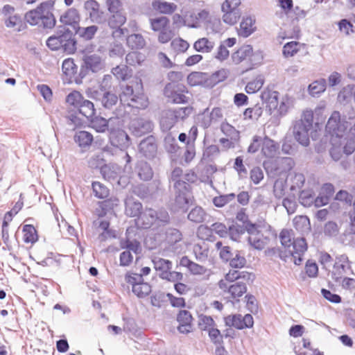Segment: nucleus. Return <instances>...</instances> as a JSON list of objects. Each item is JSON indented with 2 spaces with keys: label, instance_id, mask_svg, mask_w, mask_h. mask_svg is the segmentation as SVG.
Segmentation results:
<instances>
[{
  "label": "nucleus",
  "instance_id": "f257e3e1",
  "mask_svg": "<svg viewBox=\"0 0 355 355\" xmlns=\"http://www.w3.org/2000/svg\"><path fill=\"white\" fill-rule=\"evenodd\" d=\"M193 172L184 173L180 167H175L168 178L169 187L174 194L173 209L175 211L187 210L190 203L191 183L196 180Z\"/></svg>",
  "mask_w": 355,
  "mask_h": 355
},
{
  "label": "nucleus",
  "instance_id": "f03ea898",
  "mask_svg": "<svg viewBox=\"0 0 355 355\" xmlns=\"http://www.w3.org/2000/svg\"><path fill=\"white\" fill-rule=\"evenodd\" d=\"M47 46L53 51L62 49L68 54L76 50V41L73 33L64 26L58 27L55 33L46 40Z\"/></svg>",
  "mask_w": 355,
  "mask_h": 355
},
{
  "label": "nucleus",
  "instance_id": "7ed1b4c3",
  "mask_svg": "<svg viewBox=\"0 0 355 355\" xmlns=\"http://www.w3.org/2000/svg\"><path fill=\"white\" fill-rule=\"evenodd\" d=\"M137 90L133 88V85H126L121 86V92L119 95L120 102L129 107L137 109H145L148 105L147 96L141 92V83L136 82Z\"/></svg>",
  "mask_w": 355,
  "mask_h": 355
},
{
  "label": "nucleus",
  "instance_id": "20e7f679",
  "mask_svg": "<svg viewBox=\"0 0 355 355\" xmlns=\"http://www.w3.org/2000/svg\"><path fill=\"white\" fill-rule=\"evenodd\" d=\"M313 112L306 110L303 112L301 119L297 121L293 125V136L295 140L303 146L309 145V132L313 126Z\"/></svg>",
  "mask_w": 355,
  "mask_h": 355
},
{
  "label": "nucleus",
  "instance_id": "39448f33",
  "mask_svg": "<svg viewBox=\"0 0 355 355\" xmlns=\"http://www.w3.org/2000/svg\"><path fill=\"white\" fill-rule=\"evenodd\" d=\"M66 102L87 119L92 118L95 114L94 103L85 98L78 91L69 93L66 98Z\"/></svg>",
  "mask_w": 355,
  "mask_h": 355
},
{
  "label": "nucleus",
  "instance_id": "423d86ee",
  "mask_svg": "<svg viewBox=\"0 0 355 355\" xmlns=\"http://www.w3.org/2000/svg\"><path fill=\"white\" fill-rule=\"evenodd\" d=\"M231 58L232 62L236 64L248 60L250 63L249 69H252L254 66L260 64L263 59L262 55L259 52H254L252 46L249 44L241 46L232 54Z\"/></svg>",
  "mask_w": 355,
  "mask_h": 355
},
{
  "label": "nucleus",
  "instance_id": "0eeeda50",
  "mask_svg": "<svg viewBox=\"0 0 355 355\" xmlns=\"http://www.w3.org/2000/svg\"><path fill=\"white\" fill-rule=\"evenodd\" d=\"M293 250H289L287 252H280L279 257L284 260L285 263H294L300 266L302 261V256L307 250V244L304 238H297L293 239L292 243Z\"/></svg>",
  "mask_w": 355,
  "mask_h": 355
},
{
  "label": "nucleus",
  "instance_id": "6e6552de",
  "mask_svg": "<svg viewBox=\"0 0 355 355\" xmlns=\"http://www.w3.org/2000/svg\"><path fill=\"white\" fill-rule=\"evenodd\" d=\"M126 282L132 286V293L139 298L148 296L151 292V286L137 272H128L125 276Z\"/></svg>",
  "mask_w": 355,
  "mask_h": 355
},
{
  "label": "nucleus",
  "instance_id": "1a4fd4ad",
  "mask_svg": "<svg viewBox=\"0 0 355 355\" xmlns=\"http://www.w3.org/2000/svg\"><path fill=\"white\" fill-rule=\"evenodd\" d=\"M241 0H225L222 6L221 10L223 12V21L229 25L235 24L241 15L239 9Z\"/></svg>",
  "mask_w": 355,
  "mask_h": 355
},
{
  "label": "nucleus",
  "instance_id": "9d476101",
  "mask_svg": "<svg viewBox=\"0 0 355 355\" xmlns=\"http://www.w3.org/2000/svg\"><path fill=\"white\" fill-rule=\"evenodd\" d=\"M104 67V62L99 55L86 54L83 58L80 74L84 78L90 71L97 73Z\"/></svg>",
  "mask_w": 355,
  "mask_h": 355
},
{
  "label": "nucleus",
  "instance_id": "9b49d317",
  "mask_svg": "<svg viewBox=\"0 0 355 355\" xmlns=\"http://www.w3.org/2000/svg\"><path fill=\"white\" fill-rule=\"evenodd\" d=\"M185 92V87L175 83L167 84L164 89V95L174 103H187L189 98L184 94Z\"/></svg>",
  "mask_w": 355,
  "mask_h": 355
},
{
  "label": "nucleus",
  "instance_id": "f8f14e48",
  "mask_svg": "<svg viewBox=\"0 0 355 355\" xmlns=\"http://www.w3.org/2000/svg\"><path fill=\"white\" fill-rule=\"evenodd\" d=\"M224 321L226 326L237 329H250L254 324L253 318L249 313L244 316L241 314L230 315L225 317Z\"/></svg>",
  "mask_w": 355,
  "mask_h": 355
},
{
  "label": "nucleus",
  "instance_id": "ddd939ff",
  "mask_svg": "<svg viewBox=\"0 0 355 355\" xmlns=\"http://www.w3.org/2000/svg\"><path fill=\"white\" fill-rule=\"evenodd\" d=\"M346 130L347 126L345 123L340 121V113L336 111L334 112L326 125V131L332 137L342 139Z\"/></svg>",
  "mask_w": 355,
  "mask_h": 355
},
{
  "label": "nucleus",
  "instance_id": "4468645a",
  "mask_svg": "<svg viewBox=\"0 0 355 355\" xmlns=\"http://www.w3.org/2000/svg\"><path fill=\"white\" fill-rule=\"evenodd\" d=\"M84 7L93 23L101 24L107 21V14L100 9V5L96 1H86Z\"/></svg>",
  "mask_w": 355,
  "mask_h": 355
},
{
  "label": "nucleus",
  "instance_id": "2eb2a0df",
  "mask_svg": "<svg viewBox=\"0 0 355 355\" xmlns=\"http://www.w3.org/2000/svg\"><path fill=\"white\" fill-rule=\"evenodd\" d=\"M219 254L224 262H230V266H245V257L236 250L233 252L229 246L222 248Z\"/></svg>",
  "mask_w": 355,
  "mask_h": 355
},
{
  "label": "nucleus",
  "instance_id": "dca6fc26",
  "mask_svg": "<svg viewBox=\"0 0 355 355\" xmlns=\"http://www.w3.org/2000/svg\"><path fill=\"white\" fill-rule=\"evenodd\" d=\"M62 69L68 82H75L77 84L82 83L83 78L80 74V71L79 73L77 72L78 67L74 63L73 59H65L62 62Z\"/></svg>",
  "mask_w": 355,
  "mask_h": 355
},
{
  "label": "nucleus",
  "instance_id": "f3484780",
  "mask_svg": "<svg viewBox=\"0 0 355 355\" xmlns=\"http://www.w3.org/2000/svg\"><path fill=\"white\" fill-rule=\"evenodd\" d=\"M109 137L111 144L121 150L127 148L130 144L129 136L121 129L110 128Z\"/></svg>",
  "mask_w": 355,
  "mask_h": 355
},
{
  "label": "nucleus",
  "instance_id": "a211bd4d",
  "mask_svg": "<svg viewBox=\"0 0 355 355\" xmlns=\"http://www.w3.org/2000/svg\"><path fill=\"white\" fill-rule=\"evenodd\" d=\"M92 97L96 101H100L101 105L108 110L116 105L119 101V98L115 94L105 89L94 91L92 93Z\"/></svg>",
  "mask_w": 355,
  "mask_h": 355
},
{
  "label": "nucleus",
  "instance_id": "6ab92c4d",
  "mask_svg": "<svg viewBox=\"0 0 355 355\" xmlns=\"http://www.w3.org/2000/svg\"><path fill=\"white\" fill-rule=\"evenodd\" d=\"M153 128V124L150 121L144 119H135L131 121L130 129L136 137L150 132Z\"/></svg>",
  "mask_w": 355,
  "mask_h": 355
},
{
  "label": "nucleus",
  "instance_id": "aec40b11",
  "mask_svg": "<svg viewBox=\"0 0 355 355\" xmlns=\"http://www.w3.org/2000/svg\"><path fill=\"white\" fill-rule=\"evenodd\" d=\"M139 149L140 153L146 158H153L157 151V145L155 138L151 135L144 139L139 143Z\"/></svg>",
  "mask_w": 355,
  "mask_h": 355
},
{
  "label": "nucleus",
  "instance_id": "412c9836",
  "mask_svg": "<svg viewBox=\"0 0 355 355\" xmlns=\"http://www.w3.org/2000/svg\"><path fill=\"white\" fill-rule=\"evenodd\" d=\"M164 241V249H169L182 239V232L173 227L162 228Z\"/></svg>",
  "mask_w": 355,
  "mask_h": 355
},
{
  "label": "nucleus",
  "instance_id": "4be33fe9",
  "mask_svg": "<svg viewBox=\"0 0 355 355\" xmlns=\"http://www.w3.org/2000/svg\"><path fill=\"white\" fill-rule=\"evenodd\" d=\"M54 2L48 1L43 2L36 9L30 10L25 15V19L31 25H37L40 24L42 17L43 16L44 10L48 6H53Z\"/></svg>",
  "mask_w": 355,
  "mask_h": 355
},
{
  "label": "nucleus",
  "instance_id": "5701e85b",
  "mask_svg": "<svg viewBox=\"0 0 355 355\" xmlns=\"http://www.w3.org/2000/svg\"><path fill=\"white\" fill-rule=\"evenodd\" d=\"M80 15L78 10L74 8H69L60 17V21L64 25L71 26L74 30L79 26Z\"/></svg>",
  "mask_w": 355,
  "mask_h": 355
},
{
  "label": "nucleus",
  "instance_id": "b1692460",
  "mask_svg": "<svg viewBox=\"0 0 355 355\" xmlns=\"http://www.w3.org/2000/svg\"><path fill=\"white\" fill-rule=\"evenodd\" d=\"M236 43V39L235 37H229L221 41L214 57L220 62L226 60L230 56L228 48L232 47Z\"/></svg>",
  "mask_w": 355,
  "mask_h": 355
},
{
  "label": "nucleus",
  "instance_id": "393cba45",
  "mask_svg": "<svg viewBox=\"0 0 355 355\" xmlns=\"http://www.w3.org/2000/svg\"><path fill=\"white\" fill-rule=\"evenodd\" d=\"M192 320L193 318L189 311H180L177 317V320L179 322L178 331L182 334H189L192 331Z\"/></svg>",
  "mask_w": 355,
  "mask_h": 355
},
{
  "label": "nucleus",
  "instance_id": "a878e982",
  "mask_svg": "<svg viewBox=\"0 0 355 355\" xmlns=\"http://www.w3.org/2000/svg\"><path fill=\"white\" fill-rule=\"evenodd\" d=\"M157 220V211L151 208H146L138 217L137 223L143 228L147 229Z\"/></svg>",
  "mask_w": 355,
  "mask_h": 355
},
{
  "label": "nucleus",
  "instance_id": "bb28decb",
  "mask_svg": "<svg viewBox=\"0 0 355 355\" xmlns=\"http://www.w3.org/2000/svg\"><path fill=\"white\" fill-rule=\"evenodd\" d=\"M227 75L228 71L225 69L218 70L210 75L208 73H203L205 85L207 87H213L218 83L225 80L227 78Z\"/></svg>",
  "mask_w": 355,
  "mask_h": 355
},
{
  "label": "nucleus",
  "instance_id": "cd10ccee",
  "mask_svg": "<svg viewBox=\"0 0 355 355\" xmlns=\"http://www.w3.org/2000/svg\"><path fill=\"white\" fill-rule=\"evenodd\" d=\"M101 173L107 181L119 184L118 178L121 174V168L117 165L105 164L101 168Z\"/></svg>",
  "mask_w": 355,
  "mask_h": 355
},
{
  "label": "nucleus",
  "instance_id": "c85d7f7f",
  "mask_svg": "<svg viewBox=\"0 0 355 355\" xmlns=\"http://www.w3.org/2000/svg\"><path fill=\"white\" fill-rule=\"evenodd\" d=\"M145 246L149 250L162 247L164 249V241L162 230L160 229L157 232L148 235L144 240Z\"/></svg>",
  "mask_w": 355,
  "mask_h": 355
},
{
  "label": "nucleus",
  "instance_id": "c756f323",
  "mask_svg": "<svg viewBox=\"0 0 355 355\" xmlns=\"http://www.w3.org/2000/svg\"><path fill=\"white\" fill-rule=\"evenodd\" d=\"M129 230L128 229L125 233V238H121L119 241V245L121 248H127L128 251H132L136 254L141 253V245L136 239H132L129 236Z\"/></svg>",
  "mask_w": 355,
  "mask_h": 355
},
{
  "label": "nucleus",
  "instance_id": "7c9ffc66",
  "mask_svg": "<svg viewBox=\"0 0 355 355\" xmlns=\"http://www.w3.org/2000/svg\"><path fill=\"white\" fill-rule=\"evenodd\" d=\"M203 232H206L208 234L214 232L220 237H226L228 236V228L225 224L219 222L213 223L210 227L200 225L198 227V232L199 234H202Z\"/></svg>",
  "mask_w": 355,
  "mask_h": 355
},
{
  "label": "nucleus",
  "instance_id": "2f4dec72",
  "mask_svg": "<svg viewBox=\"0 0 355 355\" xmlns=\"http://www.w3.org/2000/svg\"><path fill=\"white\" fill-rule=\"evenodd\" d=\"M238 268L241 269L242 268H232V269L230 270L229 272L226 274V280L234 282L242 279L247 282H253L254 279V275L253 273L246 271H240Z\"/></svg>",
  "mask_w": 355,
  "mask_h": 355
},
{
  "label": "nucleus",
  "instance_id": "473e14b6",
  "mask_svg": "<svg viewBox=\"0 0 355 355\" xmlns=\"http://www.w3.org/2000/svg\"><path fill=\"white\" fill-rule=\"evenodd\" d=\"M278 94L277 92L269 89L264 90L261 94L263 103L266 104V107L270 112L276 110L278 107Z\"/></svg>",
  "mask_w": 355,
  "mask_h": 355
},
{
  "label": "nucleus",
  "instance_id": "72a5a7b5",
  "mask_svg": "<svg viewBox=\"0 0 355 355\" xmlns=\"http://www.w3.org/2000/svg\"><path fill=\"white\" fill-rule=\"evenodd\" d=\"M177 116L173 110H168L164 112L160 119V127L162 131L170 130L178 122Z\"/></svg>",
  "mask_w": 355,
  "mask_h": 355
},
{
  "label": "nucleus",
  "instance_id": "f704fd0d",
  "mask_svg": "<svg viewBox=\"0 0 355 355\" xmlns=\"http://www.w3.org/2000/svg\"><path fill=\"white\" fill-rule=\"evenodd\" d=\"M89 125L92 128L98 132H105L106 130L110 132L109 123L111 121L112 118L107 120L105 118L101 116H93L89 118Z\"/></svg>",
  "mask_w": 355,
  "mask_h": 355
},
{
  "label": "nucleus",
  "instance_id": "c9c22d12",
  "mask_svg": "<svg viewBox=\"0 0 355 355\" xmlns=\"http://www.w3.org/2000/svg\"><path fill=\"white\" fill-rule=\"evenodd\" d=\"M125 214L130 217H139L141 213V203L137 200H135L133 198H127L125 201Z\"/></svg>",
  "mask_w": 355,
  "mask_h": 355
},
{
  "label": "nucleus",
  "instance_id": "e433bc0d",
  "mask_svg": "<svg viewBox=\"0 0 355 355\" xmlns=\"http://www.w3.org/2000/svg\"><path fill=\"white\" fill-rule=\"evenodd\" d=\"M136 171L139 178L144 181H148L153 176V171L150 165L144 161L137 162Z\"/></svg>",
  "mask_w": 355,
  "mask_h": 355
},
{
  "label": "nucleus",
  "instance_id": "4c0bfd02",
  "mask_svg": "<svg viewBox=\"0 0 355 355\" xmlns=\"http://www.w3.org/2000/svg\"><path fill=\"white\" fill-rule=\"evenodd\" d=\"M152 7L154 10L166 15L174 12L177 9V5L173 3H168L163 0H154L152 2Z\"/></svg>",
  "mask_w": 355,
  "mask_h": 355
},
{
  "label": "nucleus",
  "instance_id": "58836bf2",
  "mask_svg": "<svg viewBox=\"0 0 355 355\" xmlns=\"http://www.w3.org/2000/svg\"><path fill=\"white\" fill-rule=\"evenodd\" d=\"M279 148V146L268 137L262 139L261 152L267 157H273Z\"/></svg>",
  "mask_w": 355,
  "mask_h": 355
},
{
  "label": "nucleus",
  "instance_id": "ea45409f",
  "mask_svg": "<svg viewBox=\"0 0 355 355\" xmlns=\"http://www.w3.org/2000/svg\"><path fill=\"white\" fill-rule=\"evenodd\" d=\"M94 140L93 135L87 131H79L74 135V141L82 148H88Z\"/></svg>",
  "mask_w": 355,
  "mask_h": 355
},
{
  "label": "nucleus",
  "instance_id": "a19ab883",
  "mask_svg": "<svg viewBox=\"0 0 355 355\" xmlns=\"http://www.w3.org/2000/svg\"><path fill=\"white\" fill-rule=\"evenodd\" d=\"M119 199L116 198H110L107 200L102 201L99 203V207L96 209L97 215L99 217H103L106 214L112 211L115 207L119 205Z\"/></svg>",
  "mask_w": 355,
  "mask_h": 355
},
{
  "label": "nucleus",
  "instance_id": "79ce46f5",
  "mask_svg": "<svg viewBox=\"0 0 355 355\" xmlns=\"http://www.w3.org/2000/svg\"><path fill=\"white\" fill-rule=\"evenodd\" d=\"M215 43L207 37H202L196 40L193 44V49L200 53H207L213 51Z\"/></svg>",
  "mask_w": 355,
  "mask_h": 355
},
{
  "label": "nucleus",
  "instance_id": "37998d69",
  "mask_svg": "<svg viewBox=\"0 0 355 355\" xmlns=\"http://www.w3.org/2000/svg\"><path fill=\"white\" fill-rule=\"evenodd\" d=\"M247 291V287L245 283L237 282L227 287V291H224L226 294L231 296L233 300L242 296Z\"/></svg>",
  "mask_w": 355,
  "mask_h": 355
},
{
  "label": "nucleus",
  "instance_id": "c03bdc74",
  "mask_svg": "<svg viewBox=\"0 0 355 355\" xmlns=\"http://www.w3.org/2000/svg\"><path fill=\"white\" fill-rule=\"evenodd\" d=\"M126 44L132 49H141L145 46L146 41L141 34L134 33L127 37Z\"/></svg>",
  "mask_w": 355,
  "mask_h": 355
},
{
  "label": "nucleus",
  "instance_id": "a18cd8bd",
  "mask_svg": "<svg viewBox=\"0 0 355 355\" xmlns=\"http://www.w3.org/2000/svg\"><path fill=\"white\" fill-rule=\"evenodd\" d=\"M111 16L107 19V24L110 28H119L122 26L127 20L126 14L125 12H113Z\"/></svg>",
  "mask_w": 355,
  "mask_h": 355
},
{
  "label": "nucleus",
  "instance_id": "49530a36",
  "mask_svg": "<svg viewBox=\"0 0 355 355\" xmlns=\"http://www.w3.org/2000/svg\"><path fill=\"white\" fill-rule=\"evenodd\" d=\"M248 241L250 245L254 249L260 250L263 249L268 244L269 239L261 233L257 235L249 236Z\"/></svg>",
  "mask_w": 355,
  "mask_h": 355
},
{
  "label": "nucleus",
  "instance_id": "de8ad7c7",
  "mask_svg": "<svg viewBox=\"0 0 355 355\" xmlns=\"http://www.w3.org/2000/svg\"><path fill=\"white\" fill-rule=\"evenodd\" d=\"M76 33L85 40H92L98 31V27L95 25L87 27H80L79 26L75 30Z\"/></svg>",
  "mask_w": 355,
  "mask_h": 355
},
{
  "label": "nucleus",
  "instance_id": "09e8293b",
  "mask_svg": "<svg viewBox=\"0 0 355 355\" xmlns=\"http://www.w3.org/2000/svg\"><path fill=\"white\" fill-rule=\"evenodd\" d=\"M161 270L159 276L163 279L169 282H176L182 279V274L180 272L171 271V268H155Z\"/></svg>",
  "mask_w": 355,
  "mask_h": 355
},
{
  "label": "nucleus",
  "instance_id": "8fccbe9b",
  "mask_svg": "<svg viewBox=\"0 0 355 355\" xmlns=\"http://www.w3.org/2000/svg\"><path fill=\"white\" fill-rule=\"evenodd\" d=\"M254 21L251 17H246L243 19L240 24V29L239 31V35L243 37H248L254 31L253 27Z\"/></svg>",
  "mask_w": 355,
  "mask_h": 355
},
{
  "label": "nucleus",
  "instance_id": "3c124183",
  "mask_svg": "<svg viewBox=\"0 0 355 355\" xmlns=\"http://www.w3.org/2000/svg\"><path fill=\"white\" fill-rule=\"evenodd\" d=\"M288 180L291 182V191L300 189L305 182V178L302 173H291L288 175Z\"/></svg>",
  "mask_w": 355,
  "mask_h": 355
},
{
  "label": "nucleus",
  "instance_id": "603ef678",
  "mask_svg": "<svg viewBox=\"0 0 355 355\" xmlns=\"http://www.w3.org/2000/svg\"><path fill=\"white\" fill-rule=\"evenodd\" d=\"M24 241L26 243H34L38 239L37 231L33 225H25L23 227Z\"/></svg>",
  "mask_w": 355,
  "mask_h": 355
},
{
  "label": "nucleus",
  "instance_id": "864d4df0",
  "mask_svg": "<svg viewBox=\"0 0 355 355\" xmlns=\"http://www.w3.org/2000/svg\"><path fill=\"white\" fill-rule=\"evenodd\" d=\"M206 214L200 207H196L188 214V219L192 222L200 223L205 220Z\"/></svg>",
  "mask_w": 355,
  "mask_h": 355
},
{
  "label": "nucleus",
  "instance_id": "5fc2aeb1",
  "mask_svg": "<svg viewBox=\"0 0 355 355\" xmlns=\"http://www.w3.org/2000/svg\"><path fill=\"white\" fill-rule=\"evenodd\" d=\"M326 85L327 82L324 78L314 81L309 86V94L312 96H315L322 93L326 89Z\"/></svg>",
  "mask_w": 355,
  "mask_h": 355
},
{
  "label": "nucleus",
  "instance_id": "6e6d98bb",
  "mask_svg": "<svg viewBox=\"0 0 355 355\" xmlns=\"http://www.w3.org/2000/svg\"><path fill=\"white\" fill-rule=\"evenodd\" d=\"M164 146L166 150L169 153H175L179 149L175 137L171 133H167L164 141Z\"/></svg>",
  "mask_w": 355,
  "mask_h": 355
},
{
  "label": "nucleus",
  "instance_id": "4d7b16f0",
  "mask_svg": "<svg viewBox=\"0 0 355 355\" xmlns=\"http://www.w3.org/2000/svg\"><path fill=\"white\" fill-rule=\"evenodd\" d=\"M92 189L94 196L100 199L105 198L109 196V189L99 182L92 183Z\"/></svg>",
  "mask_w": 355,
  "mask_h": 355
},
{
  "label": "nucleus",
  "instance_id": "13d9d810",
  "mask_svg": "<svg viewBox=\"0 0 355 355\" xmlns=\"http://www.w3.org/2000/svg\"><path fill=\"white\" fill-rule=\"evenodd\" d=\"M262 113V107L259 104H257L252 107L245 109L243 112V116L245 119L257 120L261 116Z\"/></svg>",
  "mask_w": 355,
  "mask_h": 355
},
{
  "label": "nucleus",
  "instance_id": "bf43d9fd",
  "mask_svg": "<svg viewBox=\"0 0 355 355\" xmlns=\"http://www.w3.org/2000/svg\"><path fill=\"white\" fill-rule=\"evenodd\" d=\"M150 26L154 31H162L165 29L169 23V20L166 17H159L155 19H150Z\"/></svg>",
  "mask_w": 355,
  "mask_h": 355
},
{
  "label": "nucleus",
  "instance_id": "052dcab7",
  "mask_svg": "<svg viewBox=\"0 0 355 355\" xmlns=\"http://www.w3.org/2000/svg\"><path fill=\"white\" fill-rule=\"evenodd\" d=\"M264 83L262 76H257L254 80L249 82L245 86V92L248 94H254L259 91L263 86Z\"/></svg>",
  "mask_w": 355,
  "mask_h": 355
},
{
  "label": "nucleus",
  "instance_id": "680f3d73",
  "mask_svg": "<svg viewBox=\"0 0 355 355\" xmlns=\"http://www.w3.org/2000/svg\"><path fill=\"white\" fill-rule=\"evenodd\" d=\"M112 73L118 80H122L130 76V70L127 65H118L112 69Z\"/></svg>",
  "mask_w": 355,
  "mask_h": 355
},
{
  "label": "nucleus",
  "instance_id": "e2e57ef3",
  "mask_svg": "<svg viewBox=\"0 0 355 355\" xmlns=\"http://www.w3.org/2000/svg\"><path fill=\"white\" fill-rule=\"evenodd\" d=\"M236 195L233 193L225 195H220L213 198V203L217 207H223L229 202L233 201Z\"/></svg>",
  "mask_w": 355,
  "mask_h": 355
},
{
  "label": "nucleus",
  "instance_id": "0e129e2a",
  "mask_svg": "<svg viewBox=\"0 0 355 355\" xmlns=\"http://www.w3.org/2000/svg\"><path fill=\"white\" fill-rule=\"evenodd\" d=\"M125 53V50L121 43L113 42L110 44L108 55L110 58H121Z\"/></svg>",
  "mask_w": 355,
  "mask_h": 355
},
{
  "label": "nucleus",
  "instance_id": "69168bd1",
  "mask_svg": "<svg viewBox=\"0 0 355 355\" xmlns=\"http://www.w3.org/2000/svg\"><path fill=\"white\" fill-rule=\"evenodd\" d=\"M245 233V228L243 225L238 223L230 226L228 228V236L233 241H237L239 240L241 236Z\"/></svg>",
  "mask_w": 355,
  "mask_h": 355
},
{
  "label": "nucleus",
  "instance_id": "338daca9",
  "mask_svg": "<svg viewBox=\"0 0 355 355\" xmlns=\"http://www.w3.org/2000/svg\"><path fill=\"white\" fill-rule=\"evenodd\" d=\"M281 243L285 248H291L293 239V233L292 230L284 229L279 234Z\"/></svg>",
  "mask_w": 355,
  "mask_h": 355
},
{
  "label": "nucleus",
  "instance_id": "774afa93",
  "mask_svg": "<svg viewBox=\"0 0 355 355\" xmlns=\"http://www.w3.org/2000/svg\"><path fill=\"white\" fill-rule=\"evenodd\" d=\"M168 300L167 293H155L150 297V303L153 306L161 308Z\"/></svg>",
  "mask_w": 355,
  "mask_h": 355
}]
</instances>
